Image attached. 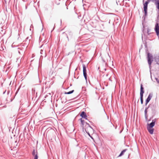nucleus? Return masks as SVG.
<instances>
[{"instance_id": "nucleus-29", "label": "nucleus", "mask_w": 159, "mask_h": 159, "mask_svg": "<svg viewBox=\"0 0 159 159\" xmlns=\"http://www.w3.org/2000/svg\"><path fill=\"white\" fill-rule=\"evenodd\" d=\"M28 38H29V37H27V38H26V39H25L26 41H27V40L28 39Z\"/></svg>"}, {"instance_id": "nucleus-8", "label": "nucleus", "mask_w": 159, "mask_h": 159, "mask_svg": "<svg viewBox=\"0 0 159 159\" xmlns=\"http://www.w3.org/2000/svg\"><path fill=\"white\" fill-rule=\"evenodd\" d=\"M153 95L152 93H150L149 94L148 98L146 100L145 105H147L148 103L149 102Z\"/></svg>"}, {"instance_id": "nucleus-27", "label": "nucleus", "mask_w": 159, "mask_h": 159, "mask_svg": "<svg viewBox=\"0 0 159 159\" xmlns=\"http://www.w3.org/2000/svg\"><path fill=\"white\" fill-rule=\"evenodd\" d=\"M88 127H90V128H91L93 130V129L92 127L90 125H89V126Z\"/></svg>"}, {"instance_id": "nucleus-20", "label": "nucleus", "mask_w": 159, "mask_h": 159, "mask_svg": "<svg viewBox=\"0 0 159 159\" xmlns=\"http://www.w3.org/2000/svg\"><path fill=\"white\" fill-rule=\"evenodd\" d=\"M142 25L143 26V33H144L145 32H146V27L144 25V24L143 23H142Z\"/></svg>"}, {"instance_id": "nucleus-4", "label": "nucleus", "mask_w": 159, "mask_h": 159, "mask_svg": "<svg viewBox=\"0 0 159 159\" xmlns=\"http://www.w3.org/2000/svg\"><path fill=\"white\" fill-rule=\"evenodd\" d=\"M158 107L157 104L155 103L154 104L151 105V108L152 109V112L153 113H155L156 112V109Z\"/></svg>"}, {"instance_id": "nucleus-18", "label": "nucleus", "mask_w": 159, "mask_h": 159, "mask_svg": "<svg viewBox=\"0 0 159 159\" xmlns=\"http://www.w3.org/2000/svg\"><path fill=\"white\" fill-rule=\"evenodd\" d=\"M74 91V90H72L68 92H65L64 93L66 94H69L73 93Z\"/></svg>"}, {"instance_id": "nucleus-25", "label": "nucleus", "mask_w": 159, "mask_h": 159, "mask_svg": "<svg viewBox=\"0 0 159 159\" xmlns=\"http://www.w3.org/2000/svg\"><path fill=\"white\" fill-rule=\"evenodd\" d=\"M118 20H119V19H118V17H117L116 18V20H115V21L116 22V20L117 21H118L116 22L117 23L118 22Z\"/></svg>"}, {"instance_id": "nucleus-37", "label": "nucleus", "mask_w": 159, "mask_h": 159, "mask_svg": "<svg viewBox=\"0 0 159 159\" xmlns=\"http://www.w3.org/2000/svg\"><path fill=\"white\" fill-rule=\"evenodd\" d=\"M43 46V45H42V46H41L40 47V48H41L42 47V46Z\"/></svg>"}, {"instance_id": "nucleus-36", "label": "nucleus", "mask_w": 159, "mask_h": 159, "mask_svg": "<svg viewBox=\"0 0 159 159\" xmlns=\"http://www.w3.org/2000/svg\"><path fill=\"white\" fill-rule=\"evenodd\" d=\"M84 131H85V130L84 129V130H83V131L84 132Z\"/></svg>"}, {"instance_id": "nucleus-19", "label": "nucleus", "mask_w": 159, "mask_h": 159, "mask_svg": "<svg viewBox=\"0 0 159 159\" xmlns=\"http://www.w3.org/2000/svg\"><path fill=\"white\" fill-rule=\"evenodd\" d=\"M147 33L148 34V35H149L151 34V33H150V32L151 31V29L150 28H149L148 27L147 28Z\"/></svg>"}, {"instance_id": "nucleus-28", "label": "nucleus", "mask_w": 159, "mask_h": 159, "mask_svg": "<svg viewBox=\"0 0 159 159\" xmlns=\"http://www.w3.org/2000/svg\"><path fill=\"white\" fill-rule=\"evenodd\" d=\"M79 120H80V121L81 122L82 120H83L82 119V118H80Z\"/></svg>"}, {"instance_id": "nucleus-44", "label": "nucleus", "mask_w": 159, "mask_h": 159, "mask_svg": "<svg viewBox=\"0 0 159 159\" xmlns=\"http://www.w3.org/2000/svg\"><path fill=\"white\" fill-rule=\"evenodd\" d=\"M74 98L72 99L71 100L74 99Z\"/></svg>"}, {"instance_id": "nucleus-15", "label": "nucleus", "mask_w": 159, "mask_h": 159, "mask_svg": "<svg viewBox=\"0 0 159 159\" xmlns=\"http://www.w3.org/2000/svg\"><path fill=\"white\" fill-rule=\"evenodd\" d=\"M147 129L151 134H152L154 131V129L153 128H150L149 127H147Z\"/></svg>"}, {"instance_id": "nucleus-23", "label": "nucleus", "mask_w": 159, "mask_h": 159, "mask_svg": "<svg viewBox=\"0 0 159 159\" xmlns=\"http://www.w3.org/2000/svg\"><path fill=\"white\" fill-rule=\"evenodd\" d=\"M155 79L157 83L159 84V78H155Z\"/></svg>"}, {"instance_id": "nucleus-32", "label": "nucleus", "mask_w": 159, "mask_h": 159, "mask_svg": "<svg viewBox=\"0 0 159 159\" xmlns=\"http://www.w3.org/2000/svg\"><path fill=\"white\" fill-rule=\"evenodd\" d=\"M54 28H55V26H54V27H53V29L51 31V32H52V31L54 30Z\"/></svg>"}, {"instance_id": "nucleus-34", "label": "nucleus", "mask_w": 159, "mask_h": 159, "mask_svg": "<svg viewBox=\"0 0 159 159\" xmlns=\"http://www.w3.org/2000/svg\"><path fill=\"white\" fill-rule=\"evenodd\" d=\"M6 92V90L4 92H3V94H4Z\"/></svg>"}, {"instance_id": "nucleus-30", "label": "nucleus", "mask_w": 159, "mask_h": 159, "mask_svg": "<svg viewBox=\"0 0 159 159\" xmlns=\"http://www.w3.org/2000/svg\"><path fill=\"white\" fill-rule=\"evenodd\" d=\"M9 92H10L9 91H7V94H8L9 93Z\"/></svg>"}, {"instance_id": "nucleus-5", "label": "nucleus", "mask_w": 159, "mask_h": 159, "mask_svg": "<svg viewBox=\"0 0 159 159\" xmlns=\"http://www.w3.org/2000/svg\"><path fill=\"white\" fill-rule=\"evenodd\" d=\"M159 17V14H158L157 19L156 20V23L155 24V27L154 28V30L155 31H159V20H158V18Z\"/></svg>"}, {"instance_id": "nucleus-2", "label": "nucleus", "mask_w": 159, "mask_h": 159, "mask_svg": "<svg viewBox=\"0 0 159 159\" xmlns=\"http://www.w3.org/2000/svg\"><path fill=\"white\" fill-rule=\"evenodd\" d=\"M144 93V88L142 84H141L140 86V100L141 103L142 104L143 103V94Z\"/></svg>"}, {"instance_id": "nucleus-40", "label": "nucleus", "mask_w": 159, "mask_h": 159, "mask_svg": "<svg viewBox=\"0 0 159 159\" xmlns=\"http://www.w3.org/2000/svg\"><path fill=\"white\" fill-rule=\"evenodd\" d=\"M121 132H122V131H120V133H121Z\"/></svg>"}, {"instance_id": "nucleus-14", "label": "nucleus", "mask_w": 159, "mask_h": 159, "mask_svg": "<svg viewBox=\"0 0 159 159\" xmlns=\"http://www.w3.org/2000/svg\"><path fill=\"white\" fill-rule=\"evenodd\" d=\"M151 0H147L145 3H143V7H148V3L150 2Z\"/></svg>"}, {"instance_id": "nucleus-31", "label": "nucleus", "mask_w": 159, "mask_h": 159, "mask_svg": "<svg viewBox=\"0 0 159 159\" xmlns=\"http://www.w3.org/2000/svg\"><path fill=\"white\" fill-rule=\"evenodd\" d=\"M151 120V118H150V119H149V120H148V121H150Z\"/></svg>"}, {"instance_id": "nucleus-46", "label": "nucleus", "mask_w": 159, "mask_h": 159, "mask_svg": "<svg viewBox=\"0 0 159 159\" xmlns=\"http://www.w3.org/2000/svg\"><path fill=\"white\" fill-rule=\"evenodd\" d=\"M70 86H71V84H70Z\"/></svg>"}, {"instance_id": "nucleus-21", "label": "nucleus", "mask_w": 159, "mask_h": 159, "mask_svg": "<svg viewBox=\"0 0 159 159\" xmlns=\"http://www.w3.org/2000/svg\"><path fill=\"white\" fill-rule=\"evenodd\" d=\"M155 61L156 62V64H157L159 66V57H158V58L157 59H155Z\"/></svg>"}, {"instance_id": "nucleus-13", "label": "nucleus", "mask_w": 159, "mask_h": 159, "mask_svg": "<svg viewBox=\"0 0 159 159\" xmlns=\"http://www.w3.org/2000/svg\"><path fill=\"white\" fill-rule=\"evenodd\" d=\"M149 107V106H148V107H146L145 108V110H144V115H145V118L146 120H147L148 119V115H147V110L148 109V108Z\"/></svg>"}, {"instance_id": "nucleus-35", "label": "nucleus", "mask_w": 159, "mask_h": 159, "mask_svg": "<svg viewBox=\"0 0 159 159\" xmlns=\"http://www.w3.org/2000/svg\"><path fill=\"white\" fill-rule=\"evenodd\" d=\"M43 50H41V53L42 54V53H41V51H43Z\"/></svg>"}, {"instance_id": "nucleus-7", "label": "nucleus", "mask_w": 159, "mask_h": 159, "mask_svg": "<svg viewBox=\"0 0 159 159\" xmlns=\"http://www.w3.org/2000/svg\"><path fill=\"white\" fill-rule=\"evenodd\" d=\"M156 120V118L152 120L151 123L149 124H148L147 127H149L150 128H153V127H154L155 125Z\"/></svg>"}, {"instance_id": "nucleus-22", "label": "nucleus", "mask_w": 159, "mask_h": 159, "mask_svg": "<svg viewBox=\"0 0 159 159\" xmlns=\"http://www.w3.org/2000/svg\"><path fill=\"white\" fill-rule=\"evenodd\" d=\"M85 131L86 132V133L88 134V135H89V136L93 139V138L90 135V134H89V132L87 131L86 129H85Z\"/></svg>"}, {"instance_id": "nucleus-39", "label": "nucleus", "mask_w": 159, "mask_h": 159, "mask_svg": "<svg viewBox=\"0 0 159 159\" xmlns=\"http://www.w3.org/2000/svg\"><path fill=\"white\" fill-rule=\"evenodd\" d=\"M15 143H17V141L16 140L15 141Z\"/></svg>"}, {"instance_id": "nucleus-16", "label": "nucleus", "mask_w": 159, "mask_h": 159, "mask_svg": "<svg viewBox=\"0 0 159 159\" xmlns=\"http://www.w3.org/2000/svg\"><path fill=\"white\" fill-rule=\"evenodd\" d=\"M127 150V149H125L123 150V151H122L121 152L120 154L118 156V157H120L122 155H123L124 154V153Z\"/></svg>"}, {"instance_id": "nucleus-6", "label": "nucleus", "mask_w": 159, "mask_h": 159, "mask_svg": "<svg viewBox=\"0 0 159 159\" xmlns=\"http://www.w3.org/2000/svg\"><path fill=\"white\" fill-rule=\"evenodd\" d=\"M32 155L34 157V159H38L39 156L37 150H35V149H34L32 151Z\"/></svg>"}, {"instance_id": "nucleus-9", "label": "nucleus", "mask_w": 159, "mask_h": 159, "mask_svg": "<svg viewBox=\"0 0 159 159\" xmlns=\"http://www.w3.org/2000/svg\"><path fill=\"white\" fill-rule=\"evenodd\" d=\"M144 11V14L143 16V20H144L145 19L146 16L147 15V11L148 7H143Z\"/></svg>"}, {"instance_id": "nucleus-33", "label": "nucleus", "mask_w": 159, "mask_h": 159, "mask_svg": "<svg viewBox=\"0 0 159 159\" xmlns=\"http://www.w3.org/2000/svg\"><path fill=\"white\" fill-rule=\"evenodd\" d=\"M144 0H143V3H144Z\"/></svg>"}, {"instance_id": "nucleus-42", "label": "nucleus", "mask_w": 159, "mask_h": 159, "mask_svg": "<svg viewBox=\"0 0 159 159\" xmlns=\"http://www.w3.org/2000/svg\"><path fill=\"white\" fill-rule=\"evenodd\" d=\"M89 122H91L90 121H89ZM91 123H92V122H91Z\"/></svg>"}, {"instance_id": "nucleus-12", "label": "nucleus", "mask_w": 159, "mask_h": 159, "mask_svg": "<svg viewBox=\"0 0 159 159\" xmlns=\"http://www.w3.org/2000/svg\"><path fill=\"white\" fill-rule=\"evenodd\" d=\"M72 33L71 31H68L67 32V33L66 34V35L68 41L69 40L68 36L69 35L71 37L72 35Z\"/></svg>"}, {"instance_id": "nucleus-41", "label": "nucleus", "mask_w": 159, "mask_h": 159, "mask_svg": "<svg viewBox=\"0 0 159 159\" xmlns=\"http://www.w3.org/2000/svg\"><path fill=\"white\" fill-rule=\"evenodd\" d=\"M18 52L19 53H20V52L19 51Z\"/></svg>"}, {"instance_id": "nucleus-3", "label": "nucleus", "mask_w": 159, "mask_h": 159, "mask_svg": "<svg viewBox=\"0 0 159 159\" xmlns=\"http://www.w3.org/2000/svg\"><path fill=\"white\" fill-rule=\"evenodd\" d=\"M83 75L86 80V83H87V71L86 69V66L85 65L83 64Z\"/></svg>"}, {"instance_id": "nucleus-17", "label": "nucleus", "mask_w": 159, "mask_h": 159, "mask_svg": "<svg viewBox=\"0 0 159 159\" xmlns=\"http://www.w3.org/2000/svg\"><path fill=\"white\" fill-rule=\"evenodd\" d=\"M81 123L82 125H81V126L82 128V130H84V129H86L85 128H84V124L85 123V122L84 120H82L81 121Z\"/></svg>"}, {"instance_id": "nucleus-10", "label": "nucleus", "mask_w": 159, "mask_h": 159, "mask_svg": "<svg viewBox=\"0 0 159 159\" xmlns=\"http://www.w3.org/2000/svg\"><path fill=\"white\" fill-rule=\"evenodd\" d=\"M152 2H155V4L156 6V8L158 9V11H159V0H151Z\"/></svg>"}, {"instance_id": "nucleus-45", "label": "nucleus", "mask_w": 159, "mask_h": 159, "mask_svg": "<svg viewBox=\"0 0 159 159\" xmlns=\"http://www.w3.org/2000/svg\"><path fill=\"white\" fill-rule=\"evenodd\" d=\"M89 83H90V81L89 80Z\"/></svg>"}, {"instance_id": "nucleus-11", "label": "nucleus", "mask_w": 159, "mask_h": 159, "mask_svg": "<svg viewBox=\"0 0 159 159\" xmlns=\"http://www.w3.org/2000/svg\"><path fill=\"white\" fill-rule=\"evenodd\" d=\"M80 116L83 118L85 119L86 120H88L87 118V116L86 113L84 111L81 112L80 114Z\"/></svg>"}, {"instance_id": "nucleus-43", "label": "nucleus", "mask_w": 159, "mask_h": 159, "mask_svg": "<svg viewBox=\"0 0 159 159\" xmlns=\"http://www.w3.org/2000/svg\"><path fill=\"white\" fill-rule=\"evenodd\" d=\"M64 33H65V32H63V34H64Z\"/></svg>"}, {"instance_id": "nucleus-1", "label": "nucleus", "mask_w": 159, "mask_h": 159, "mask_svg": "<svg viewBox=\"0 0 159 159\" xmlns=\"http://www.w3.org/2000/svg\"><path fill=\"white\" fill-rule=\"evenodd\" d=\"M147 59L149 67L150 69L151 67V64L153 60V57L152 55L149 52H148L147 54Z\"/></svg>"}, {"instance_id": "nucleus-24", "label": "nucleus", "mask_w": 159, "mask_h": 159, "mask_svg": "<svg viewBox=\"0 0 159 159\" xmlns=\"http://www.w3.org/2000/svg\"><path fill=\"white\" fill-rule=\"evenodd\" d=\"M85 124H86V125H85V126H86V125H87V127H87V128H88V126H89V125H90L88 123H87V122H85Z\"/></svg>"}, {"instance_id": "nucleus-26", "label": "nucleus", "mask_w": 159, "mask_h": 159, "mask_svg": "<svg viewBox=\"0 0 159 159\" xmlns=\"http://www.w3.org/2000/svg\"><path fill=\"white\" fill-rule=\"evenodd\" d=\"M18 143H17L16 145L14 147V148H17V146Z\"/></svg>"}, {"instance_id": "nucleus-38", "label": "nucleus", "mask_w": 159, "mask_h": 159, "mask_svg": "<svg viewBox=\"0 0 159 159\" xmlns=\"http://www.w3.org/2000/svg\"><path fill=\"white\" fill-rule=\"evenodd\" d=\"M5 3H6V0H5Z\"/></svg>"}]
</instances>
